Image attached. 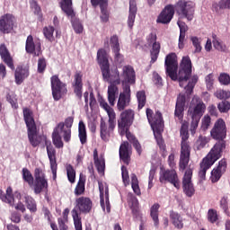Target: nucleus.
Masks as SVG:
<instances>
[{"mask_svg": "<svg viewBox=\"0 0 230 230\" xmlns=\"http://www.w3.org/2000/svg\"><path fill=\"white\" fill-rule=\"evenodd\" d=\"M210 136L217 142L214 145L207 156L202 159L199 164V177L202 181L206 180V172L222 157V154H224V150H226V145L225 139L227 137V128L224 119H218L215 122L210 131Z\"/></svg>", "mask_w": 230, "mask_h": 230, "instance_id": "1", "label": "nucleus"}, {"mask_svg": "<svg viewBox=\"0 0 230 230\" xmlns=\"http://www.w3.org/2000/svg\"><path fill=\"white\" fill-rule=\"evenodd\" d=\"M165 73L173 82L179 80L180 87H182V82H188L191 76V59L189 56L183 57L180 64L177 60V54L172 52L165 57L164 61ZM177 71L178 75H177Z\"/></svg>", "mask_w": 230, "mask_h": 230, "instance_id": "2", "label": "nucleus"}, {"mask_svg": "<svg viewBox=\"0 0 230 230\" xmlns=\"http://www.w3.org/2000/svg\"><path fill=\"white\" fill-rule=\"evenodd\" d=\"M97 62L101 67L103 80L106 82H112L111 85L108 86V102L110 105L114 107V103L116 102V93L119 91L118 86L116 85H119L121 84V79H119V71L118 70V67L111 70V73H113V76L115 78V80L112 81L109 57L107 56V50L104 49H100L97 51Z\"/></svg>", "mask_w": 230, "mask_h": 230, "instance_id": "3", "label": "nucleus"}, {"mask_svg": "<svg viewBox=\"0 0 230 230\" xmlns=\"http://www.w3.org/2000/svg\"><path fill=\"white\" fill-rule=\"evenodd\" d=\"M73 123H75V117L70 116L54 128L52 132V143L56 148H64V141L65 143L71 141V128H73ZM62 137L64 141H62Z\"/></svg>", "mask_w": 230, "mask_h": 230, "instance_id": "4", "label": "nucleus"}, {"mask_svg": "<svg viewBox=\"0 0 230 230\" xmlns=\"http://www.w3.org/2000/svg\"><path fill=\"white\" fill-rule=\"evenodd\" d=\"M206 113V103L199 96L192 98V101L188 109V115L190 116V134L195 136L197 128H199V123L202 116Z\"/></svg>", "mask_w": 230, "mask_h": 230, "instance_id": "5", "label": "nucleus"}, {"mask_svg": "<svg viewBox=\"0 0 230 230\" xmlns=\"http://www.w3.org/2000/svg\"><path fill=\"white\" fill-rule=\"evenodd\" d=\"M93 211V200L81 196L75 199V207L72 209V217L75 230H82V217L80 215H88Z\"/></svg>", "mask_w": 230, "mask_h": 230, "instance_id": "6", "label": "nucleus"}, {"mask_svg": "<svg viewBox=\"0 0 230 230\" xmlns=\"http://www.w3.org/2000/svg\"><path fill=\"white\" fill-rule=\"evenodd\" d=\"M181 141V154L179 162L180 172H184L190 164V155L191 154V146H190V133L188 132V122L182 123L180 130Z\"/></svg>", "mask_w": 230, "mask_h": 230, "instance_id": "7", "label": "nucleus"}, {"mask_svg": "<svg viewBox=\"0 0 230 230\" xmlns=\"http://www.w3.org/2000/svg\"><path fill=\"white\" fill-rule=\"evenodd\" d=\"M173 7L179 19H187V21L191 22L195 17V4L193 2L179 0Z\"/></svg>", "mask_w": 230, "mask_h": 230, "instance_id": "8", "label": "nucleus"}, {"mask_svg": "<svg viewBox=\"0 0 230 230\" xmlns=\"http://www.w3.org/2000/svg\"><path fill=\"white\" fill-rule=\"evenodd\" d=\"M60 8L67 17L71 18L72 26L75 33H82L84 31V25L80 22V20L75 18V10L73 9V0H61L59 3Z\"/></svg>", "mask_w": 230, "mask_h": 230, "instance_id": "9", "label": "nucleus"}, {"mask_svg": "<svg viewBox=\"0 0 230 230\" xmlns=\"http://www.w3.org/2000/svg\"><path fill=\"white\" fill-rule=\"evenodd\" d=\"M50 85L55 102H58L65 94H67V84L60 80L58 75L50 77Z\"/></svg>", "mask_w": 230, "mask_h": 230, "instance_id": "10", "label": "nucleus"}, {"mask_svg": "<svg viewBox=\"0 0 230 230\" xmlns=\"http://www.w3.org/2000/svg\"><path fill=\"white\" fill-rule=\"evenodd\" d=\"M50 85L55 102H58L65 94H67V84L60 80L58 75L50 77Z\"/></svg>", "mask_w": 230, "mask_h": 230, "instance_id": "11", "label": "nucleus"}, {"mask_svg": "<svg viewBox=\"0 0 230 230\" xmlns=\"http://www.w3.org/2000/svg\"><path fill=\"white\" fill-rule=\"evenodd\" d=\"M159 181L162 184L169 182L172 184L176 190H181V180H179V174L175 169H163L161 168Z\"/></svg>", "mask_w": 230, "mask_h": 230, "instance_id": "12", "label": "nucleus"}, {"mask_svg": "<svg viewBox=\"0 0 230 230\" xmlns=\"http://www.w3.org/2000/svg\"><path fill=\"white\" fill-rule=\"evenodd\" d=\"M146 114L147 118V121L149 125H151L152 129L154 132H161L164 127V120H163V113L157 111L154 115V111L150 108L146 110Z\"/></svg>", "mask_w": 230, "mask_h": 230, "instance_id": "13", "label": "nucleus"}, {"mask_svg": "<svg viewBox=\"0 0 230 230\" xmlns=\"http://www.w3.org/2000/svg\"><path fill=\"white\" fill-rule=\"evenodd\" d=\"M34 179L32 186L36 195H40L44 190H48V179H46V173H44L41 168H36L34 170Z\"/></svg>", "mask_w": 230, "mask_h": 230, "instance_id": "14", "label": "nucleus"}, {"mask_svg": "<svg viewBox=\"0 0 230 230\" xmlns=\"http://www.w3.org/2000/svg\"><path fill=\"white\" fill-rule=\"evenodd\" d=\"M114 128H116V118L109 119L108 125L107 122L102 119L100 122L101 139L105 143L109 142L111 140V137L114 134Z\"/></svg>", "mask_w": 230, "mask_h": 230, "instance_id": "15", "label": "nucleus"}, {"mask_svg": "<svg viewBox=\"0 0 230 230\" xmlns=\"http://www.w3.org/2000/svg\"><path fill=\"white\" fill-rule=\"evenodd\" d=\"M17 28V18L12 13H5L0 17V33L6 35Z\"/></svg>", "mask_w": 230, "mask_h": 230, "instance_id": "16", "label": "nucleus"}, {"mask_svg": "<svg viewBox=\"0 0 230 230\" xmlns=\"http://www.w3.org/2000/svg\"><path fill=\"white\" fill-rule=\"evenodd\" d=\"M134 116H136L134 110L128 109L123 111L119 115V119H118L119 130L127 132V129L130 128L134 123Z\"/></svg>", "mask_w": 230, "mask_h": 230, "instance_id": "17", "label": "nucleus"}, {"mask_svg": "<svg viewBox=\"0 0 230 230\" xmlns=\"http://www.w3.org/2000/svg\"><path fill=\"white\" fill-rule=\"evenodd\" d=\"M192 177L193 169H191V167H189L185 170L181 181L183 193L186 195V197L189 198H191L195 195V187L193 186V182L191 181Z\"/></svg>", "mask_w": 230, "mask_h": 230, "instance_id": "18", "label": "nucleus"}, {"mask_svg": "<svg viewBox=\"0 0 230 230\" xmlns=\"http://www.w3.org/2000/svg\"><path fill=\"white\" fill-rule=\"evenodd\" d=\"M25 51L34 57H40L42 55V43L40 39L33 40L32 35H29L25 43Z\"/></svg>", "mask_w": 230, "mask_h": 230, "instance_id": "19", "label": "nucleus"}, {"mask_svg": "<svg viewBox=\"0 0 230 230\" xmlns=\"http://www.w3.org/2000/svg\"><path fill=\"white\" fill-rule=\"evenodd\" d=\"M147 43L149 46L152 44V49L150 50V64H155L157 58H159V53H161V43L157 42V34L151 32L147 36Z\"/></svg>", "mask_w": 230, "mask_h": 230, "instance_id": "20", "label": "nucleus"}, {"mask_svg": "<svg viewBox=\"0 0 230 230\" xmlns=\"http://www.w3.org/2000/svg\"><path fill=\"white\" fill-rule=\"evenodd\" d=\"M83 78H84V75H82V72H76L74 75V80L72 82V89L74 91V94H75V98H77V100H80V101L84 96Z\"/></svg>", "mask_w": 230, "mask_h": 230, "instance_id": "21", "label": "nucleus"}, {"mask_svg": "<svg viewBox=\"0 0 230 230\" xmlns=\"http://www.w3.org/2000/svg\"><path fill=\"white\" fill-rule=\"evenodd\" d=\"M173 15H175V8L173 4H168L159 14L156 22L160 24H170L173 19Z\"/></svg>", "mask_w": 230, "mask_h": 230, "instance_id": "22", "label": "nucleus"}, {"mask_svg": "<svg viewBox=\"0 0 230 230\" xmlns=\"http://www.w3.org/2000/svg\"><path fill=\"white\" fill-rule=\"evenodd\" d=\"M0 58L11 69L12 71H15V65L13 64V57H12V53L6 47V44H0Z\"/></svg>", "mask_w": 230, "mask_h": 230, "instance_id": "23", "label": "nucleus"}, {"mask_svg": "<svg viewBox=\"0 0 230 230\" xmlns=\"http://www.w3.org/2000/svg\"><path fill=\"white\" fill-rule=\"evenodd\" d=\"M186 107V95L179 94L176 100L174 118H177L178 121L182 123L184 119V109Z\"/></svg>", "mask_w": 230, "mask_h": 230, "instance_id": "24", "label": "nucleus"}, {"mask_svg": "<svg viewBox=\"0 0 230 230\" xmlns=\"http://www.w3.org/2000/svg\"><path fill=\"white\" fill-rule=\"evenodd\" d=\"M128 105H130V86L126 85L123 88V93H119L117 109L119 111H125Z\"/></svg>", "mask_w": 230, "mask_h": 230, "instance_id": "25", "label": "nucleus"}, {"mask_svg": "<svg viewBox=\"0 0 230 230\" xmlns=\"http://www.w3.org/2000/svg\"><path fill=\"white\" fill-rule=\"evenodd\" d=\"M226 170H227V162L226 161V159H222L219 161L218 165L211 172V182H218L220 179H222V175L226 173Z\"/></svg>", "mask_w": 230, "mask_h": 230, "instance_id": "26", "label": "nucleus"}, {"mask_svg": "<svg viewBox=\"0 0 230 230\" xmlns=\"http://www.w3.org/2000/svg\"><path fill=\"white\" fill-rule=\"evenodd\" d=\"M30 76V67L24 66H18L14 72L15 84L21 85Z\"/></svg>", "mask_w": 230, "mask_h": 230, "instance_id": "27", "label": "nucleus"}, {"mask_svg": "<svg viewBox=\"0 0 230 230\" xmlns=\"http://www.w3.org/2000/svg\"><path fill=\"white\" fill-rule=\"evenodd\" d=\"M29 143L33 148H37L42 143V137L37 133V128L27 129Z\"/></svg>", "mask_w": 230, "mask_h": 230, "instance_id": "28", "label": "nucleus"}, {"mask_svg": "<svg viewBox=\"0 0 230 230\" xmlns=\"http://www.w3.org/2000/svg\"><path fill=\"white\" fill-rule=\"evenodd\" d=\"M122 76L128 84H136V71L132 66L127 65L123 66Z\"/></svg>", "mask_w": 230, "mask_h": 230, "instance_id": "29", "label": "nucleus"}, {"mask_svg": "<svg viewBox=\"0 0 230 230\" xmlns=\"http://www.w3.org/2000/svg\"><path fill=\"white\" fill-rule=\"evenodd\" d=\"M137 14V4L136 0H129V13L128 17V26L132 30L134 22H136V15Z\"/></svg>", "mask_w": 230, "mask_h": 230, "instance_id": "30", "label": "nucleus"}, {"mask_svg": "<svg viewBox=\"0 0 230 230\" xmlns=\"http://www.w3.org/2000/svg\"><path fill=\"white\" fill-rule=\"evenodd\" d=\"M22 112L27 130L30 128H36L37 124H35V119L33 118V111H31L30 108H23Z\"/></svg>", "mask_w": 230, "mask_h": 230, "instance_id": "31", "label": "nucleus"}, {"mask_svg": "<svg viewBox=\"0 0 230 230\" xmlns=\"http://www.w3.org/2000/svg\"><path fill=\"white\" fill-rule=\"evenodd\" d=\"M119 154V159L124 164H130V152L128 151V143L127 141L120 145Z\"/></svg>", "mask_w": 230, "mask_h": 230, "instance_id": "32", "label": "nucleus"}, {"mask_svg": "<svg viewBox=\"0 0 230 230\" xmlns=\"http://www.w3.org/2000/svg\"><path fill=\"white\" fill-rule=\"evenodd\" d=\"M100 202H101L102 209L105 211V206H106L107 213H111V201L109 200V189H105V195H104L103 190L100 187Z\"/></svg>", "mask_w": 230, "mask_h": 230, "instance_id": "33", "label": "nucleus"}, {"mask_svg": "<svg viewBox=\"0 0 230 230\" xmlns=\"http://www.w3.org/2000/svg\"><path fill=\"white\" fill-rule=\"evenodd\" d=\"M177 24L180 28V37H179V49H184V39H186V31H188V25H186V22L178 21Z\"/></svg>", "mask_w": 230, "mask_h": 230, "instance_id": "34", "label": "nucleus"}, {"mask_svg": "<svg viewBox=\"0 0 230 230\" xmlns=\"http://www.w3.org/2000/svg\"><path fill=\"white\" fill-rule=\"evenodd\" d=\"M85 175L84 173L79 174L78 182L75 188L74 193L75 197H80V195H84L85 193Z\"/></svg>", "mask_w": 230, "mask_h": 230, "instance_id": "35", "label": "nucleus"}, {"mask_svg": "<svg viewBox=\"0 0 230 230\" xmlns=\"http://www.w3.org/2000/svg\"><path fill=\"white\" fill-rule=\"evenodd\" d=\"M170 218L176 229H182L184 227V223L182 221V217H181V214L172 210L170 212Z\"/></svg>", "mask_w": 230, "mask_h": 230, "instance_id": "36", "label": "nucleus"}, {"mask_svg": "<svg viewBox=\"0 0 230 230\" xmlns=\"http://www.w3.org/2000/svg\"><path fill=\"white\" fill-rule=\"evenodd\" d=\"M128 204L132 211V215L136 216V213L139 211V200L132 193L128 195Z\"/></svg>", "mask_w": 230, "mask_h": 230, "instance_id": "37", "label": "nucleus"}, {"mask_svg": "<svg viewBox=\"0 0 230 230\" xmlns=\"http://www.w3.org/2000/svg\"><path fill=\"white\" fill-rule=\"evenodd\" d=\"M98 102L100 103V107H102V109H104V111L107 112L109 119L116 118V112L114 111V109L109 106V103H107V101H105L103 97H99Z\"/></svg>", "mask_w": 230, "mask_h": 230, "instance_id": "38", "label": "nucleus"}, {"mask_svg": "<svg viewBox=\"0 0 230 230\" xmlns=\"http://www.w3.org/2000/svg\"><path fill=\"white\" fill-rule=\"evenodd\" d=\"M159 203H155L150 208V217L155 224V227H159Z\"/></svg>", "mask_w": 230, "mask_h": 230, "instance_id": "39", "label": "nucleus"}, {"mask_svg": "<svg viewBox=\"0 0 230 230\" xmlns=\"http://www.w3.org/2000/svg\"><path fill=\"white\" fill-rule=\"evenodd\" d=\"M46 148L50 165L57 164V150L51 143H46Z\"/></svg>", "mask_w": 230, "mask_h": 230, "instance_id": "40", "label": "nucleus"}, {"mask_svg": "<svg viewBox=\"0 0 230 230\" xmlns=\"http://www.w3.org/2000/svg\"><path fill=\"white\" fill-rule=\"evenodd\" d=\"M78 132L81 145H85V143H87V129L85 128V123H84L83 120L79 121Z\"/></svg>", "mask_w": 230, "mask_h": 230, "instance_id": "41", "label": "nucleus"}, {"mask_svg": "<svg viewBox=\"0 0 230 230\" xmlns=\"http://www.w3.org/2000/svg\"><path fill=\"white\" fill-rule=\"evenodd\" d=\"M137 110L141 111L146 105V93L145 90L137 93Z\"/></svg>", "mask_w": 230, "mask_h": 230, "instance_id": "42", "label": "nucleus"}, {"mask_svg": "<svg viewBox=\"0 0 230 230\" xmlns=\"http://www.w3.org/2000/svg\"><path fill=\"white\" fill-rule=\"evenodd\" d=\"M22 175L24 182H27V184L31 188L35 181V178H33V174H31V172H30L28 168H23L22 171Z\"/></svg>", "mask_w": 230, "mask_h": 230, "instance_id": "43", "label": "nucleus"}, {"mask_svg": "<svg viewBox=\"0 0 230 230\" xmlns=\"http://www.w3.org/2000/svg\"><path fill=\"white\" fill-rule=\"evenodd\" d=\"M197 82H199V76L193 75L190 81L185 86V93L187 94V96H191L193 89H195V85H197Z\"/></svg>", "mask_w": 230, "mask_h": 230, "instance_id": "44", "label": "nucleus"}, {"mask_svg": "<svg viewBox=\"0 0 230 230\" xmlns=\"http://www.w3.org/2000/svg\"><path fill=\"white\" fill-rule=\"evenodd\" d=\"M25 204L31 213H37V201L31 196H25Z\"/></svg>", "mask_w": 230, "mask_h": 230, "instance_id": "45", "label": "nucleus"}, {"mask_svg": "<svg viewBox=\"0 0 230 230\" xmlns=\"http://www.w3.org/2000/svg\"><path fill=\"white\" fill-rule=\"evenodd\" d=\"M46 69H48V60L46 58L41 57L38 59L37 73L39 75H44Z\"/></svg>", "mask_w": 230, "mask_h": 230, "instance_id": "46", "label": "nucleus"}, {"mask_svg": "<svg viewBox=\"0 0 230 230\" xmlns=\"http://www.w3.org/2000/svg\"><path fill=\"white\" fill-rule=\"evenodd\" d=\"M69 221H64L62 219H58V226L57 223H50V227L52 230H69V226L67 223Z\"/></svg>", "mask_w": 230, "mask_h": 230, "instance_id": "47", "label": "nucleus"}, {"mask_svg": "<svg viewBox=\"0 0 230 230\" xmlns=\"http://www.w3.org/2000/svg\"><path fill=\"white\" fill-rule=\"evenodd\" d=\"M93 161L98 172H105V162L98 157V149L93 150Z\"/></svg>", "mask_w": 230, "mask_h": 230, "instance_id": "48", "label": "nucleus"}, {"mask_svg": "<svg viewBox=\"0 0 230 230\" xmlns=\"http://www.w3.org/2000/svg\"><path fill=\"white\" fill-rule=\"evenodd\" d=\"M131 188L137 195V197L141 196V189L139 188V180H137V176L135 173L131 174Z\"/></svg>", "mask_w": 230, "mask_h": 230, "instance_id": "49", "label": "nucleus"}, {"mask_svg": "<svg viewBox=\"0 0 230 230\" xmlns=\"http://www.w3.org/2000/svg\"><path fill=\"white\" fill-rule=\"evenodd\" d=\"M53 33H55V27L48 26L43 28L44 37L49 42H55V36H53Z\"/></svg>", "mask_w": 230, "mask_h": 230, "instance_id": "50", "label": "nucleus"}, {"mask_svg": "<svg viewBox=\"0 0 230 230\" xmlns=\"http://www.w3.org/2000/svg\"><path fill=\"white\" fill-rule=\"evenodd\" d=\"M66 170L69 182H71V184H75V181H76V171H75V168L71 164H67L66 166Z\"/></svg>", "mask_w": 230, "mask_h": 230, "instance_id": "51", "label": "nucleus"}, {"mask_svg": "<svg viewBox=\"0 0 230 230\" xmlns=\"http://www.w3.org/2000/svg\"><path fill=\"white\" fill-rule=\"evenodd\" d=\"M212 39H213L212 42L215 49H217V51H226L227 47L226 46V44H224V42H221L220 40H218V38H217L216 34H213Z\"/></svg>", "mask_w": 230, "mask_h": 230, "instance_id": "52", "label": "nucleus"}, {"mask_svg": "<svg viewBox=\"0 0 230 230\" xmlns=\"http://www.w3.org/2000/svg\"><path fill=\"white\" fill-rule=\"evenodd\" d=\"M209 143V138L208 137L199 136L195 143L197 150H202L207 144Z\"/></svg>", "mask_w": 230, "mask_h": 230, "instance_id": "53", "label": "nucleus"}, {"mask_svg": "<svg viewBox=\"0 0 230 230\" xmlns=\"http://www.w3.org/2000/svg\"><path fill=\"white\" fill-rule=\"evenodd\" d=\"M120 136H126L128 141H129V143L134 144L136 143V141H137V138L136 137V136H134L133 134H131L130 132V128L126 129V131L123 132V129L119 130Z\"/></svg>", "mask_w": 230, "mask_h": 230, "instance_id": "54", "label": "nucleus"}, {"mask_svg": "<svg viewBox=\"0 0 230 230\" xmlns=\"http://www.w3.org/2000/svg\"><path fill=\"white\" fill-rule=\"evenodd\" d=\"M211 127V117L205 115L201 119V130L206 132Z\"/></svg>", "mask_w": 230, "mask_h": 230, "instance_id": "55", "label": "nucleus"}, {"mask_svg": "<svg viewBox=\"0 0 230 230\" xmlns=\"http://www.w3.org/2000/svg\"><path fill=\"white\" fill-rule=\"evenodd\" d=\"M110 44L111 46L112 51H118L119 49H121L119 48V38H118V35H113L111 37Z\"/></svg>", "mask_w": 230, "mask_h": 230, "instance_id": "56", "label": "nucleus"}, {"mask_svg": "<svg viewBox=\"0 0 230 230\" xmlns=\"http://www.w3.org/2000/svg\"><path fill=\"white\" fill-rule=\"evenodd\" d=\"M192 46L195 48L194 53H200L202 51V45H200V39L197 36L190 37Z\"/></svg>", "mask_w": 230, "mask_h": 230, "instance_id": "57", "label": "nucleus"}, {"mask_svg": "<svg viewBox=\"0 0 230 230\" xmlns=\"http://www.w3.org/2000/svg\"><path fill=\"white\" fill-rule=\"evenodd\" d=\"M109 6V4H106V5H102L100 7L101 9V21L102 22H109V11L107 10Z\"/></svg>", "mask_w": 230, "mask_h": 230, "instance_id": "58", "label": "nucleus"}, {"mask_svg": "<svg viewBox=\"0 0 230 230\" xmlns=\"http://www.w3.org/2000/svg\"><path fill=\"white\" fill-rule=\"evenodd\" d=\"M208 220L210 224H215L218 220V213L217 210L210 208L208 211Z\"/></svg>", "mask_w": 230, "mask_h": 230, "instance_id": "59", "label": "nucleus"}, {"mask_svg": "<svg viewBox=\"0 0 230 230\" xmlns=\"http://www.w3.org/2000/svg\"><path fill=\"white\" fill-rule=\"evenodd\" d=\"M217 109H218L219 112H221V113L229 112V111H230L229 101H222L221 102H219L217 105Z\"/></svg>", "mask_w": 230, "mask_h": 230, "instance_id": "60", "label": "nucleus"}, {"mask_svg": "<svg viewBox=\"0 0 230 230\" xmlns=\"http://www.w3.org/2000/svg\"><path fill=\"white\" fill-rule=\"evenodd\" d=\"M5 197L7 199V204H9V206H13V203L15 202V198L13 197V190L12 189V187H8L6 189Z\"/></svg>", "mask_w": 230, "mask_h": 230, "instance_id": "61", "label": "nucleus"}, {"mask_svg": "<svg viewBox=\"0 0 230 230\" xmlns=\"http://www.w3.org/2000/svg\"><path fill=\"white\" fill-rule=\"evenodd\" d=\"M119 51H121V49L112 51L116 64H123L125 60L123 54L119 53Z\"/></svg>", "mask_w": 230, "mask_h": 230, "instance_id": "62", "label": "nucleus"}, {"mask_svg": "<svg viewBox=\"0 0 230 230\" xmlns=\"http://www.w3.org/2000/svg\"><path fill=\"white\" fill-rule=\"evenodd\" d=\"M121 175H122V181L124 184H128L130 181V177L128 176V171L127 170V167L125 166L121 167Z\"/></svg>", "mask_w": 230, "mask_h": 230, "instance_id": "63", "label": "nucleus"}, {"mask_svg": "<svg viewBox=\"0 0 230 230\" xmlns=\"http://www.w3.org/2000/svg\"><path fill=\"white\" fill-rule=\"evenodd\" d=\"M219 82L223 84V85H229L230 84V76L227 74H221L219 75Z\"/></svg>", "mask_w": 230, "mask_h": 230, "instance_id": "64", "label": "nucleus"}]
</instances>
